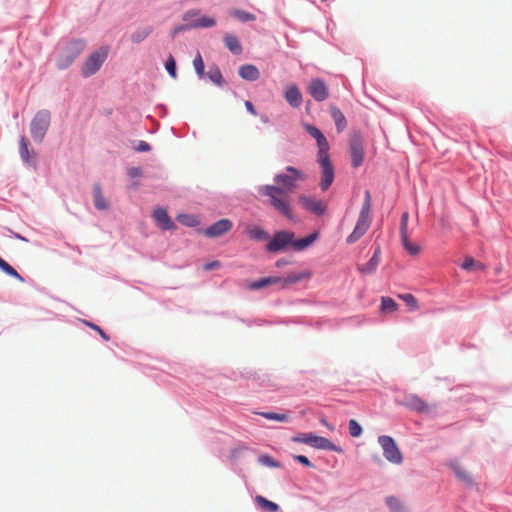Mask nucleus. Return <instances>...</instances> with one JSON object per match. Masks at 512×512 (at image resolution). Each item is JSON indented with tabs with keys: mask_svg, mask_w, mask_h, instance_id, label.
I'll return each mask as SVG.
<instances>
[{
	"mask_svg": "<svg viewBox=\"0 0 512 512\" xmlns=\"http://www.w3.org/2000/svg\"><path fill=\"white\" fill-rule=\"evenodd\" d=\"M305 179V174L293 166H287L285 172L275 175L276 185H265L260 193L268 198V204L280 215L292 222H297L291 204L290 194L295 191L298 182Z\"/></svg>",
	"mask_w": 512,
	"mask_h": 512,
	"instance_id": "nucleus-1",
	"label": "nucleus"
},
{
	"mask_svg": "<svg viewBox=\"0 0 512 512\" xmlns=\"http://www.w3.org/2000/svg\"><path fill=\"white\" fill-rule=\"evenodd\" d=\"M318 237V233L314 232L302 239L295 240V234L288 230H279L274 233L266 245V249L269 252L277 253L288 246L295 251H303L315 242Z\"/></svg>",
	"mask_w": 512,
	"mask_h": 512,
	"instance_id": "nucleus-2",
	"label": "nucleus"
},
{
	"mask_svg": "<svg viewBox=\"0 0 512 512\" xmlns=\"http://www.w3.org/2000/svg\"><path fill=\"white\" fill-rule=\"evenodd\" d=\"M316 142L318 146L317 161L321 169L320 188L322 191H326L332 185L335 175L329 156L330 147L324 134L317 138Z\"/></svg>",
	"mask_w": 512,
	"mask_h": 512,
	"instance_id": "nucleus-3",
	"label": "nucleus"
},
{
	"mask_svg": "<svg viewBox=\"0 0 512 512\" xmlns=\"http://www.w3.org/2000/svg\"><path fill=\"white\" fill-rule=\"evenodd\" d=\"M372 221L371 215V194L369 190L364 193V201L353 232L347 237L348 244L358 241L368 230Z\"/></svg>",
	"mask_w": 512,
	"mask_h": 512,
	"instance_id": "nucleus-4",
	"label": "nucleus"
},
{
	"mask_svg": "<svg viewBox=\"0 0 512 512\" xmlns=\"http://www.w3.org/2000/svg\"><path fill=\"white\" fill-rule=\"evenodd\" d=\"M292 441L295 443L307 444L317 449L341 452V449L337 447L329 439L322 436H317L314 433H300L298 435L293 436Z\"/></svg>",
	"mask_w": 512,
	"mask_h": 512,
	"instance_id": "nucleus-5",
	"label": "nucleus"
},
{
	"mask_svg": "<svg viewBox=\"0 0 512 512\" xmlns=\"http://www.w3.org/2000/svg\"><path fill=\"white\" fill-rule=\"evenodd\" d=\"M51 113L48 110H40L36 113L30 124V132L34 141H43L50 127Z\"/></svg>",
	"mask_w": 512,
	"mask_h": 512,
	"instance_id": "nucleus-6",
	"label": "nucleus"
},
{
	"mask_svg": "<svg viewBox=\"0 0 512 512\" xmlns=\"http://www.w3.org/2000/svg\"><path fill=\"white\" fill-rule=\"evenodd\" d=\"M84 48L85 42L83 40H73L69 42L62 50L58 59V68H67L82 53Z\"/></svg>",
	"mask_w": 512,
	"mask_h": 512,
	"instance_id": "nucleus-7",
	"label": "nucleus"
},
{
	"mask_svg": "<svg viewBox=\"0 0 512 512\" xmlns=\"http://www.w3.org/2000/svg\"><path fill=\"white\" fill-rule=\"evenodd\" d=\"M378 443L387 461L396 465H400L403 462V455L392 437L386 435L379 436Z\"/></svg>",
	"mask_w": 512,
	"mask_h": 512,
	"instance_id": "nucleus-8",
	"label": "nucleus"
},
{
	"mask_svg": "<svg viewBox=\"0 0 512 512\" xmlns=\"http://www.w3.org/2000/svg\"><path fill=\"white\" fill-rule=\"evenodd\" d=\"M183 21L188 23L190 29L196 28H209L216 25V20L213 17L201 15L199 9H190L183 14Z\"/></svg>",
	"mask_w": 512,
	"mask_h": 512,
	"instance_id": "nucleus-9",
	"label": "nucleus"
},
{
	"mask_svg": "<svg viewBox=\"0 0 512 512\" xmlns=\"http://www.w3.org/2000/svg\"><path fill=\"white\" fill-rule=\"evenodd\" d=\"M106 57V49H101L100 51L92 53L82 65V75L84 77H90L95 74L104 63Z\"/></svg>",
	"mask_w": 512,
	"mask_h": 512,
	"instance_id": "nucleus-10",
	"label": "nucleus"
},
{
	"mask_svg": "<svg viewBox=\"0 0 512 512\" xmlns=\"http://www.w3.org/2000/svg\"><path fill=\"white\" fill-rule=\"evenodd\" d=\"M298 203L303 209L316 216H322L327 209L325 202L314 196L301 194L298 196Z\"/></svg>",
	"mask_w": 512,
	"mask_h": 512,
	"instance_id": "nucleus-11",
	"label": "nucleus"
},
{
	"mask_svg": "<svg viewBox=\"0 0 512 512\" xmlns=\"http://www.w3.org/2000/svg\"><path fill=\"white\" fill-rule=\"evenodd\" d=\"M351 164L354 168L362 165L364 160V141L359 133L352 135L350 139Z\"/></svg>",
	"mask_w": 512,
	"mask_h": 512,
	"instance_id": "nucleus-12",
	"label": "nucleus"
},
{
	"mask_svg": "<svg viewBox=\"0 0 512 512\" xmlns=\"http://www.w3.org/2000/svg\"><path fill=\"white\" fill-rule=\"evenodd\" d=\"M233 227V223L229 219H221L213 223L204 230V235L208 238L220 237L228 233Z\"/></svg>",
	"mask_w": 512,
	"mask_h": 512,
	"instance_id": "nucleus-13",
	"label": "nucleus"
},
{
	"mask_svg": "<svg viewBox=\"0 0 512 512\" xmlns=\"http://www.w3.org/2000/svg\"><path fill=\"white\" fill-rule=\"evenodd\" d=\"M308 92L317 102L326 100L329 96L328 87L320 78L312 79L308 85Z\"/></svg>",
	"mask_w": 512,
	"mask_h": 512,
	"instance_id": "nucleus-14",
	"label": "nucleus"
},
{
	"mask_svg": "<svg viewBox=\"0 0 512 512\" xmlns=\"http://www.w3.org/2000/svg\"><path fill=\"white\" fill-rule=\"evenodd\" d=\"M404 405L418 413H429L432 411L433 407L426 403L423 399L415 394H410L405 397Z\"/></svg>",
	"mask_w": 512,
	"mask_h": 512,
	"instance_id": "nucleus-15",
	"label": "nucleus"
},
{
	"mask_svg": "<svg viewBox=\"0 0 512 512\" xmlns=\"http://www.w3.org/2000/svg\"><path fill=\"white\" fill-rule=\"evenodd\" d=\"M380 261L381 249L377 246L371 259L365 264H358L357 270L363 275H371L377 270Z\"/></svg>",
	"mask_w": 512,
	"mask_h": 512,
	"instance_id": "nucleus-16",
	"label": "nucleus"
},
{
	"mask_svg": "<svg viewBox=\"0 0 512 512\" xmlns=\"http://www.w3.org/2000/svg\"><path fill=\"white\" fill-rule=\"evenodd\" d=\"M313 273L310 270H304L301 272H289L286 277H282V281L280 282V288L285 289L290 285L296 284L303 280H308L312 277Z\"/></svg>",
	"mask_w": 512,
	"mask_h": 512,
	"instance_id": "nucleus-17",
	"label": "nucleus"
},
{
	"mask_svg": "<svg viewBox=\"0 0 512 512\" xmlns=\"http://www.w3.org/2000/svg\"><path fill=\"white\" fill-rule=\"evenodd\" d=\"M153 219L155 220L158 227H160L163 230H173L176 228L175 224L169 217L167 211L162 208L158 207L153 211Z\"/></svg>",
	"mask_w": 512,
	"mask_h": 512,
	"instance_id": "nucleus-18",
	"label": "nucleus"
},
{
	"mask_svg": "<svg viewBox=\"0 0 512 512\" xmlns=\"http://www.w3.org/2000/svg\"><path fill=\"white\" fill-rule=\"evenodd\" d=\"M282 281V277L280 276H269V277H263L256 281H253L247 285V288L249 290H260L270 285H280V282Z\"/></svg>",
	"mask_w": 512,
	"mask_h": 512,
	"instance_id": "nucleus-19",
	"label": "nucleus"
},
{
	"mask_svg": "<svg viewBox=\"0 0 512 512\" xmlns=\"http://www.w3.org/2000/svg\"><path fill=\"white\" fill-rule=\"evenodd\" d=\"M245 232L250 239L255 241H265L270 239L269 233L258 225H247L245 227Z\"/></svg>",
	"mask_w": 512,
	"mask_h": 512,
	"instance_id": "nucleus-20",
	"label": "nucleus"
},
{
	"mask_svg": "<svg viewBox=\"0 0 512 512\" xmlns=\"http://www.w3.org/2000/svg\"><path fill=\"white\" fill-rule=\"evenodd\" d=\"M284 97L286 101L294 108H297L302 103V95L296 85H290L286 88Z\"/></svg>",
	"mask_w": 512,
	"mask_h": 512,
	"instance_id": "nucleus-21",
	"label": "nucleus"
},
{
	"mask_svg": "<svg viewBox=\"0 0 512 512\" xmlns=\"http://www.w3.org/2000/svg\"><path fill=\"white\" fill-rule=\"evenodd\" d=\"M239 75L242 79L256 81L260 77V72L255 65L246 64L239 68Z\"/></svg>",
	"mask_w": 512,
	"mask_h": 512,
	"instance_id": "nucleus-22",
	"label": "nucleus"
},
{
	"mask_svg": "<svg viewBox=\"0 0 512 512\" xmlns=\"http://www.w3.org/2000/svg\"><path fill=\"white\" fill-rule=\"evenodd\" d=\"M331 117L334 120L336 129L339 133L343 132L347 127V121L344 114L336 106L330 107Z\"/></svg>",
	"mask_w": 512,
	"mask_h": 512,
	"instance_id": "nucleus-23",
	"label": "nucleus"
},
{
	"mask_svg": "<svg viewBox=\"0 0 512 512\" xmlns=\"http://www.w3.org/2000/svg\"><path fill=\"white\" fill-rule=\"evenodd\" d=\"M153 32V26L144 25L136 28L131 34V41L133 43H141Z\"/></svg>",
	"mask_w": 512,
	"mask_h": 512,
	"instance_id": "nucleus-24",
	"label": "nucleus"
},
{
	"mask_svg": "<svg viewBox=\"0 0 512 512\" xmlns=\"http://www.w3.org/2000/svg\"><path fill=\"white\" fill-rule=\"evenodd\" d=\"M223 40L225 46L229 49L230 52H232L235 55H239L242 53V45L235 35L225 34Z\"/></svg>",
	"mask_w": 512,
	"mask_h": 512,
	"instance_id": "nucleus-25",
	"label": "nucleus"
},
{
	"mask_svg": "<svg viewBox=\"0 0 512 512\" xmlns=\"http://www.w3.org/2000/svg\"><path fill=\"white\" fill-rule=\"evenodd\" d=\"M93 199L94 205L98 210H107L109 208V203L105 199L102 194L101 186L96 184L93 189Z\"/></svg>",
	"mask_w": 512,
	"mask_h": 512,
	"instance_id": "nucleus-26",
	"label": "nucleus"
},
{
	"mask_svg": "<svg viewBox=\"0 0 512 512\" xmlns=\"http://www.w3.org/2000/svg\"><path fill=\"white\" fill-rule=\"evenodd\" d=\"M385 502L391 512H407L405 506L395 496H388Z\"/></svg>",
	"mask_w": 512,
	"mask_h": 512,
	"instance_id": "nucleus-27",
	"label": "nucleus"
},
{
	"mask_svg": "<svg viewBox=\"0 0 512 512\" xmlns=\"http://www.w3.org/2000/svg\"><path fill=\"white\" fill-rule=\"evenodd\" d=\"M454 474L461 480L467 483H472V478L469 473L458 463H452L450 465Z\"/></svg>",
	"mask_w": 512,
	"mask_h": 512,
	"instance_id": "nucleus-28",
	"label": "nucleus"
},
{
	"mask_svg": "<svg viewBox=\"0 0 512 512\" xmlns=\"http://www.w3.org/2000/svg\"><path fill=\"white\" fill-rule=\"evenodd\" d=\"M255 500L257 504L264 510L270 512H277L279 510V506L276 503L266 499L263 496H256Z\"/></svg>",
	"mask_w": 512,
	"mask_h": 512,
	"instance_id": "nucleus-29",
	"label": "nucleus"
},
{
	"mask_svg": "<svg viewBox=\"0 0 512 512\" xmlns=\"http://www.w3.org/2000/svg\"><path fill=\"white\" fill-rule=\"evenodd\" d=\"M0 269L3 272H5L6 274H8L20 281H23V278L21 277V275L8 262L3 260L1 257H0Z\"/></svg>",
	"mask_w": 512,
	"mask_h": 512,
	"instance_id": "nucleus-30",
	"label": "nucleus"
},
{
	"mask_svg": "<svg viewBox=\"0 0 512 512\" xmlns=\"http://www.w3.org/2000/svg\"><path fill=\"white\" fill-rule=\"evenodd\" d=\"M20 147H19V153L22 158V160L26 163H30V152L28 149V142L24 136L20 137Z\"/></svg>",
	"mask_w": 512,
	"mask_h": 512,
	"instance_id": "nucleus-31",
	"label": "nucleus"
},
{
	"mask_svg": "<svg viewBox=\"0 0 512 512\" xmlns=\"http://www.w3.org/2000/svg\"><path fill=\"white\" fill-rule=\"evenodd\" d=\"M398 308L397 303L394 301V299L390 297H382L381 298V310L383 312H393L396 311Z\"/></svg>",
	"mask_w": 512,
	"mask_h": 512,
	"instance_id": "nucleus-32",
	"label": "nucleus"
},
{
	"mask_svg": "<svg viewBox=\"0 0 512 512\" xmlns=\"http://www.w3.org/2000/svg\"><path fill=\"white\" fill-rule=\"evenodd\" d=\"M258 414L268 420H274L279 422H286L289 419V415L286 413L259 412Z\"/></svg>",
	"mask_w": 512,
	"mask_h": 512,
	"instance_id": "nucleus-33",
	"label": "nucleus"
},
{
	"mask_svg": "<svg viewBox=\"0 0 512 512\" xmlns=\"http://www.w3.org/2000/svg\"><path fill=\"white\" fill-rule=\"evenodd\" d=\"M349 434L354 437L358 438L362 435L363 429L361 425L355 420L351 419L348 424Z\"/></svg>",
	"mask_w": 512,
	"mask_h": 512,
	"instance_id": "nucleus-34",
	"label": "nucleus"
},
{
	"mask_svg": "<svg viewBox=\"0 0 512 512\" xmlns=\"http://www.w3.org/2000/svg\"><path fill=\"white\" fill-rule=\"evenodd\" d=\"M177 220L187 226V227H193V226H196L198 224V221L197 219L193 216V215H190V214H179L177 216Z\"/></svg>",
	"mask_w": 512,
	"mask_h": 512,
	"instance_id": "nucleus-35",
	"label": "nucleus"
},
{
	"mask_svg": "<svg viewBox=\"0 0 512 512\" xmlns=\"http://www.w3.org/2000/svg\"><path fill=\"white\" fill-rule=\"evenodd\" d=\"M461 267L464 270L483 269L484 266L480 262L475 261L472 257H466Z\"/></svg>",
	"mask_w": 512,
	"mask_h": 512,
	"instance_id": "nucleus-36",
	"label": "nucleus"
},
{
	"mask_svg": "<svg viewBox=\"0 0 512 512\" xmlns=\"http://www.w3.org/2000/svg\"><path fill=\"white\" fill-rule=\"evenodd\" d=\"M208 77L209 79L215 83L216 85L218 86H221L222 83H223V77H222V74L219 70V68L217 67H214V68H211L208 72Z\"/></svg>",
	"mask_w": 512,
	"mask_h": 512,
	"instance_id": "nucleus-37",
	"label": "nucleus"
},
{
	"mask_svg": "<svg viewBox=\"0 0 512 512\" xmlns=\"http://www.w3.org/2000/svg\"><path fill=\"white\" fill-rule=\"evenodd\" d=\"M165 68L173 79L177 78L176 62L172 55H169V57L167 58L165 62Z\"/></svg>",
	"mask_w": 512,
	"mask_h": 512,
	"instance_id": "nucleus-38",
	"label": "nucleus"
},
{
	"mask_svg": "<svg viewBox=\"0 0 512 512\" xmlns=\"http://www.w3.org/2000/svg\"><path fill=\"white\" fill-rule=\"evenodd\" d=\"M193 65H194V68H195V71L196 73L198 74V76L200 78L204 77L205 75V71H204V61L201 57V55L198 53L197 56L195 57L194 61H193Z\"/></svg>",
	"mask_w": 512,
	"mask_h": 512,
	"instance_id": "nucleus-39",
	"label": "nucleus"
},
{
	"mask_svg": "<svg viewBox=\"0 0 512 512\" xmlns=\"http://www.w3.org/2000/svg\"><path fill=\"white\" fill-rule=\"evenodd\" d=\"M411 310L418 309V301L412 294H403L399 296Z\"/></svg>",
	"mask_w": 512,
	"mask_h": 512,
	"instance_id": "nucleus-40",
	"label": "nucleus"
},
{
	"mask_svg": "<svg viewBox=\"0 0 512 512\" xmlns=\"http://www.w3.org/2000/svg\"><path fill=\"white\" fill-rule=\"evenodd\" d=\"M232 15L243 22L255 20L254 14L242 10H236L232 13Z\"/></svg>",
	"mask_w": 512,
	"mask_h": 512,
	"instance_id": "nucleus-41",
	"label": "nucleus"
},
{
	"mask_svg": "<svg viewBox=\"0 0 512 512\" xmlns=\"http://www.w3.org/2000/svg\"><path fill=\"white\" fill-rule=\"evenodd\" d=\"M305 129L307 133L315 140H317V138H319L323 134L317 127L310 124H306Z\"/></svg>",
	"mask_w": 512,
	"mask_h": 512,
	"instance_id": "nucleus-42",
	"label": "nucleus"
},
{
	"mask_svg": "<svg viewBox=\"0 0 512 512\" xmlns=\"http://www.w3.org/2000/svg\"><path fill=\"white\" fill-rule=\"evenodd\" d=\"M406 251L410 254V255H418L420 252H421V247L416 244V243H412L410 242L409 244H407V246L405 247Z\"/></svg>",
	"mask_w": 512,
	"mask_h": 512,
	"instance_id": "nucleus-43",
	"label": "nucleus"
},
{
	"mask_svg": "<svg viewBox=\"0 0 512 512\" xmlns=\"http://www.w3.org/2000/svg\"><path fill=\"white\" fill-rule=\"evenodd\" d=\"M260 462L267 466H270V467H279L280 466L278 462H276L272 457H270L268 455L261 456Z\"/></svg>",
	"mask_w": 512,
	"mask_h": 512,
	"instance_id": "nucleus-44",
	"label": "nucleus"
},
{
	"mask_svg": "<svg viewBox=\"0 0 512 512\" xmlns=\"http://www.w3.org/2000/svg\"><path fill=\"white\" fill-rule=\"evenodd\" d=\"M127 175L130 178H136L142 176V170L139 167H130L127 170Z\"/></svg>",
	"mask_w": 512,
	"mask_h": 512,
	"instance_id": "nucleus-45",
	"label": "nucleus"
},
{
	"mask_svg": "<svg viewBox=\"0 0 512 512\" xmlns=\"http://www.w3.org/2000/svg\"><path fill=\"white\" fill-rule=\"evenodd\" d=\"M293 458H294V460H296L297 462L301 463L302 465H304L306 467H312V463L304 455H294Z\"/></svg>",
	"mask_w": 512,
	"mask_h": 512,
	"instance_id": "nucleus-46",
	"label": "nucleus"
},
{
	"mask_svg": "<svg viewBox=\"0 0 512 512\" xmlns=\"http://www.w3.org/2000/svg\"><path fill=\"white\" fill-rule=\"evenodd\" d=\"M220 267H221V263H220L219 261H217V260L212 261V262H210V263H206V264H204V266H203L204 270H206V271H210V270L218 269V268H220Z\"/></svg>",
	"mask_w": 512,
	"mask_h": 512,
	"instance_id": "nucleus-47",
	"label": "nucleus"
},
{
	"mask_svg": "<svg viewBox=\"0 0 512 512\" xmlns=\"http://www.w3.org/2000/svg\"><path fill=\"white\" fill-rule=\"evenodd\" d=\"M136 150H137L138 152H148V151H150V150H151V147H150V145H149L147 142H145V141H140V142L138 143V146L136 147Z\"/></svg>",
	"mask_w": 512,
	"mask_h": 512,
	"instance_id": "nucleus-48",
	"label": "nucleus"
},
{
	"mask_svg": "<svg viewBox=\"0 0 512 512\" xmlns=\"http://www.w3.org/2000/svg\"><path fill=\"white\" fill-rule=\"evenodd\" d=\"M408 218H409V215L407 212H404L401 216V227H400V231H406L407 230V225H408Z\"/></svg>",
	"mask_w": 512,
	"mask_h": 512,
	"instance_id": "nucleus-49",
	"label": "nucleus"
},
{
	"mask_svg": "<svg viewBox=\"0 0 512 512\" xmlns=\"http://www.w3.org/2000/svg\"><path fill=\"white\" fill-rule=\"evenodd\" d=\"M185 30H191V29H190V27H188V23H187V22H185V24H183V25H180V26L175 27V28L173 29L172 34H173V36H175V35H176V34H178L179 32H181V31H185Z\"/></svg>",
	"mask_w": 512,
	"mask_h": 512,
	"instance_id": "nucleus-50",
	"label": "nucleus"
},
{
	"mask_svg": "<svg viewBox=\"0 0 512 512\" xmlns=\"http://www.w3.org/2000/svg\"><path fill=\"white\" fill-rule=\"evenodd\" d=\"M245 107H246V109H247V111L249 113H251L254 116L257 115V111H256V109L254 108L253 104L250 101H245Z\"/></svg>",
	"mask_w": 512,
	"mask_h": 512,
	"instance_id": "nucleus-51",
	"label": "nucleus"
},
{
	"mask_svg": "<svg viewBox=\"0 0 512 512\" xmlns=\"http://www.w3.org/2000/svg\"><path fill=\"white\" fill-rule=\"evenodd\" d=\"M401 233V239H402V244L404 246V248L407 246V244L410 243V240L408 238V235H407V230L406 231H400Z\"/></svg>",
	"mask_w": 512,
	"mask_h": 512,
	"instance_id": "nucleus-52",
	"label": "nucleus"
},
{
	"mask_svg": "<svg viewBox=\"0 0 512 512\" xmlns=\"http://www.w3.org/2000/svg\"><path fill=\"white\" fill-rule=\"evenodd\" d=\"M289 264V261L286 260L285 258H281V259H278L276 262H275V266L277 268H281L285 265Z\"/></svg>",
	"mask_w": 512,
	"mask_h": 512,
	"instance_id": "nucleus-53",
	"label": "nucleus"
},
{
	"mask_svg": "<svg viewBox=\"0 0 512 512\" xmlns=\"http://www.w3.org/2000/svg\"><path fill=\"white\" fill-rule=\"evenodd\" d=\"M88 326H90L92 329H95L97 331H99V333L101 334V336L104 338V339H107L106 335L104 334V332L96 325H94L92 322H85Z\"/></svg>",
	"mask_w": 512,
	"mask_h": 512,
	"instance_id": "nucleus-54",
	"label": "nucleus"
},
{
	"mask_svg": "<svg viewBox=\"0 0 512 512\" xmlns=\"http://www.w3.org/2000/svg\"><path fill=\"white\" fill-rule=\"evenodd\" d=\"M322 424H324L326 427H328L330 430H333V427L327 423L326 420H321Z\"/></svg>",
	"mask_w": 512,
	"mask_h": 512,
	"instance_id": "nucleus-55",
	"label": "nucleus"
},
{
	"mask_svg": "<svg viewBox=\"0 0 512 512\" xmlns=\"http://www.w3.org/2000/svg\"><path fill=\"white\" fill-rule=\"evenodd\" d=\"M262 121H263L264 123H267V122H268V118H267V117H263V118H262Z\"/></svg>",
	"mask_w": 512,
	"mask_h": 512,
	"instance_id": "nucleus-56",
	"label": "nucleus"
}]
</instances>
